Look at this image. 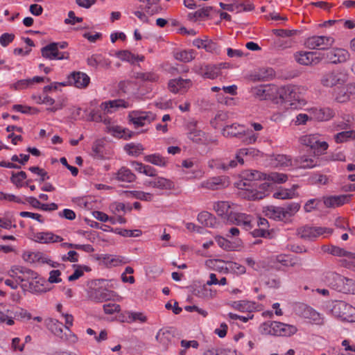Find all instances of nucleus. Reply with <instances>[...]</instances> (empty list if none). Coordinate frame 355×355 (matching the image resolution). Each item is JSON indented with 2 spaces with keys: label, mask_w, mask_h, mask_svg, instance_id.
<instances>
[{
  "label": "nucleus",
  "mask_w": 355,
  "mask_h": 355,
  "mask_svg": "<svg viewBox=\"0 0 355 355\" xmlns=\"http://www.w3.org/2000/svg\"><path fill=\"white\" fill-rule=\"evenodd\" d=\"M27 175L24 171H19L18 173L12 172V175L10 177V181L13 183L17 187H21L22 184L21 182L26 179Z\"/></svg>",
  "instance_id": "c03bdc74"
},
{
  "label": "nucleus",
  "mask_w": 355,
  "mask_h": 355,
  "mask_svg": "<svg viewBox=\"0 0 355 355\" xmlns=\"http://www.w3.org/2000/svg\"><path fill=\"white\" fill-rule=\"evenodd\" d=\"M196 123H190L188 125L189 132L188 137L193 142L199 144H208L211 139H208L205 133L200 130L196 128Z\"/></svg>",
  "instance_id": "2eb2a0df"
},
{
  "label": "nucleus",
  "mask_w": 355,
  "mask_h": 355,
  "mask_svg": "<svg viewBox=\"0 0 355 355\" xmlns=\"http://www.w3.org/2000/svg\"><path fill=\"white\" fill-rule=\"evenodd\" d=\"M46 328L50 330L54 335L58 336L62 340H67L69 339L68 335L63 334V324L57 320L49 318L45 321Z\"/></svg>",
  "instance_id": "a211bd4d"
},
{
  "label": "nucleus",
  "mask_w": 355,
  "mask_h": 355,
  "mask_svg": "<svg viewBox=\"0 0 355 355\" xmlns=\"http://www.w3.org/2000/svg\"><path fill=\"white\" fill-rule=\"evenodd\" d=\"M314 118L320 121H328L334 116V111L329 107L315 109L313 111Z\"/></svg>",
  "instance_id": "2f4dec72"
},
{
  "label": "nucleus",
  "mask_w": 355,
  "mask_h": 355,
  "mask_svg": "<svg viewBox=\"0 0 355 355\" xmlns=\"http://www.w3.org/2000/svg\"><path fill=\"white\" fill-rule=\"evenodd\" d=\"M274 87L270 85H260L251 88V93L260 99L270 98Z\"/></svg>",
  "instance_id": "b1692460"
},
{
  "label": "nucleus",
  "mask_w": 355,
  "mask_h": 355,
  "mask_svg": "<svg viewBox=\"0 0 355 355\" xmlns=\"http://www.w3.org/2000/svg\"><path fill=\"white\" fill-rule=\"evenodd\" d=\"M194 51L193 50L190 51H182L180 52H177L175 54V58L183 62H189L194 59Z\"/></svg>",
  "instance_id": "58836bf2"
},
{
  "label": "nucleus",
  "mask_w": 355,
  "mask_h": 355,
  "mask_svg": "<svg viewBox=\"0 0 355 355\" xmlns=\"http://www.w3.org/2000/svg\"><path fill=\"white\" fill-rule=\"evenodd\" d=\"M116 55L121 60L127 61L132 64L137 59L135 54L128 50L119 51Z\"/></svg>",
  "instance_id": "603ef678"
},
{
  "label": "nucleus",
  "mask_w": 355,
  "mask_h": 355,
  "mask_svg": "<svg viewBox=\"0 0 355 355\" xmlns=\"http://www.w3.org/2000/svg\"><path fill=\"white\" fill-rule=\"evenodd\" d=\"M20 272L18 277V281L22 284L28 283L31 280H35L37 278V272L33 270L23 266H17L15 271Z\"/></svg>",
  "instance_id": "393cba45"
},
{
  "label": "nucleus",
  "mask_w": 355,
  "mask_h": 355,
  "mask_svg": "<svg viewBox=\"0 0 355 355\" xmlns=\"http://www.w3.org/2000/svg\"><path fill=\"white\" fill-rule=\"evenodd\" d=\"M97 259L102 261L107 267L116 266L122 263L120 257H112L109 254L98 255Z\"/></svg>",
  "instance_id": "c9c22d12"
},
{
  "label": "nucleus",
  "mask_w": 355,
  "mask_h": 355,
  "mask_svg": "<svg viewBox=\"0 0 355 355\" xmlns=\"http://www.w3.org/2000/svg\"><path fill=\"white\" fill-rule=\"evenodd\" d=\"M194 71L204 78L211 80L216 79L218 76V68L213 64H196L193 67Z\"/></svg>",
  "instance_id": "9b49d317"
},
{
  "label": "nucleus",
  "mask_w": 355,
  "mask_h": 355,
  "mask_svg": "<svg viewBox=\"0 0 355 355\" xmlns=\"http://www.w3.org/2000/svg\"><path fill=\"white\" fill-rule=\"evenodd\" d=\"M241 177L243 180V186H250V182L265 180L266 173L256 170H245L242 172Z\"/></svg>",
  "instance_id": "5701e85b"
},
{
  "label": "nucleus",
  "mask_w": 355,
  "mask_h": 355,
  "mask_svg": "<svg viewBox=\"0 0 355 355\" xmlns=\"http://www.w3.org/2000/svg\"><path fill=\"white\" fill-rule=\"evenodd\" d=\"M192 83L190 79H183L182 78L171 80L168 83V89L173 93H177L182 90H186L191 86Z\"/></svg>",
  "instance_id": "412c9836"
},
{
  "label": "nucleus",
  "mask_w": 355,
  "mask_h": 355,
  "mask_svg": "<svg viewBox=\"0 0 355 355\" xmlns=\"http://www.w3.org/2000/svg\"><path fill=\"white\" fill-rule=\"evenodd\" d=\"M230 202L227 201H219L214 207L217 214L226 221L228 220V216L231 211L230 210Z\"/></svg>",
  "instance_id": "c85d7f7f"
},
{
  "label": "nucleus",
  "mask_w": 355,
  "mask_h": 355,
  "mask_svg": "<svg viewBox=\"0 0 355 355\" xmlns=\"http://www.w3.org/2000/svg\"><path fill=\"white\" fill-rule=\"evenodd\" d=\"M216 241L217 243L218 244V245L221 248H223L227 251H230V250H233V246H232V243L230 241H229L228 240L225 239V238H223L222 236H216Z\"/></svg>",
  "instance_id": "69168bd1"
},
{
  "label": "nucleus",
  "mask_w": 355,
  "mask_h": 355,
  "mask_svg": "<svg viewBox=\"0 0 355 355\" xmlns=\"http://www.w3.org/2000/svg\"><path fill=\"white\" fill-rule=\"evenodd\" d=\"M245 132L244 128L239 124L234 123L231 125H226L223 128V135L230 137H238Z\"/></svg>",
  "instance_id": "473e14b6"
},
{
  "label": "nucleus",
  "mask_w": 355,
  "mask_h": 355,
  "mask_svg": "<svg viewBox=\"0 0 355 355\" xmlns=\"http://www.w3.org/2000/svg\"><path fill=\"white\" fill-rule=\"evenodd\" d=\"M156 115L151 112H143L140 110L132 111L129 113L128 119L135 128L144 126L154 121Z\"/></svg>",
  "instance_id": "0eeeda50"
},
{
  "label": "nucleus",
  "mask_w": 355,
  "mask_h": 355,
  "mask_svg": "<svg viewBox=\"0 0 355 355\" xmlns=\"http://www.w3.org/2000/svg\"><path fill=\"white\" fill-rule=\"evenodd\" d=\"M296 327L283 323L281 329V335L279 336H290L297 332Z\"/></svg>",
  "instance_id": "bf43d9fd"
},
{
  "label": "nucleus",
  "mask_w": 355,
  "mask_h": 355,
  "mask_svg": "<svg viewBox=\"0 0 355 355\" xmlns=\"http://www.w3.org/2000/svg\"><path fill=\"white\" fill-rule=\"evenodd\" d=\"M43 58L49 60H68L69 53L68 52H60L55 49V42H51L41 49Z\"/></svg>",
  "instance_id": "9d476101"
},
{
  "label": "nucleus",
  "mask_w": 355,
  "mask_h": 355,
  "mask_svg": "<svg viewBox=\"0 0 355 355\" xmlns=\"http://www.w3.org/2000/svg\"><path fill=\"white\" fill-rule=\"evenodd\" d=\"M90 81L89 77L83 72L73 71L68 76L67 85H74L78 88L86 87Z\"/></svg>",
  "instance_id": "ddd939ff"
},
{
  "label": "nucleus",
  "mask_w": 355,
  "mask_h": 355,
  "mask_svg": "<svg viewBox=\"0 0 355 355\" xmlns=\"http://www.w3.org/2000/svg\"><path fill=\"white\" fill-rule=\"evenodd\" d=\"M105 279H95L89 282L88 285L91 291L89 294V297L91 300L96 302H102L110 300L112 297V291L103 288H96L95 287L100 285L101 283L104 282Z\"/></svg>",
  "instance_id": "7ed1b4c3"
},
{
  "label": "nucleus",
  "mask_w": 355,
  "mask_h": 355,
  "mask_svg": "<svg viewBox=\"0 0 355 355\" xmlns=\"http://www.w3.org/2000/svg\"><path fill=\"white\" fill-rule=\"evenodd\" d=\"M255 150L252 148H241L236 155L234 159L237 161V164H243V155H254Z\"/></svg>",
  "instance_id": "680f3d73"
},
{
  "label": "nucleus",
  "mask_w": 355,
  "mask_h": 355,
  "mask_svg": "<svg viewBox=\"0 0 355 355\" xmlns=\"http://www.w3.org/2000/svg\"><path fill=\"white\" fill-rule=\"evenodd\" d=\"M210 279L207 282L206 284L198 290L194 291V294L199 297H213L215 295V293H213L211 290L207 288V286H211L213 284H218V280L216 277V275L211 273L209 275Z\"/></svg>",
  "instance_id": "aec40b11"
},
{
  "label": "nucleus",
  "mask_w": 355,
  "mask_h": 355,
  "mask_svg": "<svg viewBox=\"0 0 355 355\" xmlns=\"http://www.w3.org/2000/svg\"><path fill=\"white\" fill-rule=\"evenodd\" d=\"M140 1H146L147 3V6L145 8L146 11L150 14L153 15L155 12H158V7L156 6L159 0H139Z\"/></svg>",
  "instance_id": "13d9d810"
},
{
  "label": "nucleus",
  "mask_w": 355,
  "mask_h": 355,
  "mask_svg": "<svg viewBox=\"0 0 355 355\" xmlns=\"http://www.w3.org/2000/svg\"><path fill=\"white\" fill-rule=\"evenodd\" d=\"M294 192L288 189H282L273 193V197L277 199H291L293 198Z\"/></svg>",
  "instance_id": "052dcab7"
},
{
  "label": "nucleus",
  "mask_w": 355,
  "mask_h": 355,
  "mask_svg": "<svg viewBox=\"0 0 355 355\" xmlns=\"http://www.w3.org/2000/svg\"><path fill=\"white\" fill-rule=\"evenodd\" d=\"M327 51L320 53L321 60L325 59L330 63L338 64L346 62L349 58V52L340 48L331 49Z\"/></svg>",
  "instance_id": "423d86ee"
},
{
  "label": "nucleus",
  "mask_w": 355,
  "mask_h": 355,
  "mask_svg": "<svg viewBox=\"0 0 355 355\" xmlns=\"http://www.w3.org/2000/svg\"><path fill=\"white\" fill-rule=\"evenodd\" d=\"M136 79H140L143 81L156 82L158 80L159 77L153 73H135L134 77Z\"/></svg>",
  "instance_id": "49530a36"
},
{
  "label": "nucleus",
  "mask_w": 355,
  "mask_h": 355,
  "mask_svg": "<svg viewBox=\"0 0 355 355\" xmlns=\"http://www.w3.org/2000/svg\"><path fill=\"white\" fill-rule=\"evenodd\" d=\"M354 139L355 130L343 131L334 135L335 141L338 144L347 142Z\"/></svg>",
  "instance_id": "e433bc0d"
},
{
  "label": "nucleus",
  "mask_w": 355,
  "mask_h": 355,
  "mask_svg": "<svg viewBox=\"0 0 355 355\" xmlns=\"http://www.w3.org/2000/svg\"><path fill=\"white\" fill-rule=\"evenodd\" d=\"M300 205L297 202H291L284 207V211L286 219L293 216L300 209Z\"/></svg>",
  "instance_id": "8fccbe9b"
},
{
  "label": "nucleus",
  "mask_w": 355,
  "mask_h": 355,
  "mask_svg": "<svg viewBox=\"0 0 355 355\" xmlns=\"http://www.w3.org/2000/svg\"><path fill=\"white\" fill-rule=\"evenodd\" d=\"M103 57L101 55H92L91 57L88 58L87 60V64L90 67H97L100 64H102Z\"/></svg>",
  "instance_id": "0e129e2a"
},
{
  "label": "nucleus",
  "mask_w": 355,
  "mask_h": 355,
  "mask_svg": "<svg viewBox=\"0 0 355 355\" xmlns=\"http://www.w3.org/2000/svg\"><path fill=\"white\" fill-rule=\"evenodd\" d=\"M198 220L202 225L209 227H215L217 223L216 217L207 211L200 212L198 216Z\"/></svg>",
  "instance_id": "c756f323"
},
{
  "label": "nucleus",
  "mask_w": 355,
  "mask_h": 355,
  "mask_svg": "<svg viewBox=\"0 0 355 355\" xmlns=\"http://www.w3.org/2000/svg\"><path fill=\"white\" fill-rule=\"evenodd\" d=\"M336 101L338 103H343L352 100L351 95L348 93V88H342L337 92Z\"/></svg>",
  "instance_id": "3c124183"
},
{
  "label": "nucleus",
  "mask_w": 355,
  "mask_h": 355,
  "mask_svg": "<svg viewBox=\"0 0 355 355\" xmlns=\"http://www.w3.org/2000/svg\"><path fill=\"white\" fill-rule=\"evenodd\" d=\"M331 313L343 321L355 322V308L343 301L336 302L331 309Z\"/></svg>",
  "instance_id": "f03ea898"
},
{
  "label": "nucleus",
  "mask_w": 355,
  "mask_h": 355,
  "mask_svg": "<svg viewBox=\"0 0 355 355\" xmlns=\"http://www.w3.org/2000/svg\"><path fill=\"white\" fill-rule=\"evenodd\" d=\"M294 58L302 65L317 64L321 61L320 53L316 51H298L294 54Z\"/></svg>",
  "instance_id": "1a4fd4ad"
},
{
  "label": "nucleus",
  "mask_w": 355,
  "mask_h": 355,
  "mask_svg": "<svg viewBox=\"0 0 355 355\" xmlns=\"http://www.w3.org/2000/svg\"><path fill=\"white\" fill-rule=\"evenodd\" d=\"M114 232L125 237H137L141 234L140 230H129L126 229H116Z\"/></svg>",
  "instance_id": "5fc2aeb1"
},
{
  "label": "nucleus",
  "mask_w": 355,
  "mask_h": 355,
  "mask_svg": "<svg viewBox=\"0 0 355 355\" xmlns=\"http://www.w3.org/2000/svg\"><path fill=\"white\" fill-rule=\"evenodd\" d=\"M329 285L336 291L344 293H355V282L345 278L336 272H330L327 277Z\"/></svg>",
  "instance_id": "f257e3e1"
},
{
  "label": "nucleus",
  "mask_w": 355,
  "mask_h": 355,
  "mask_svg": "<svg viewBox=\"0 0 355 355\" xmlns=\"http://www.w3.org/2000/svg\"><path fill=\"white\" fill-rule=\"evenodd\" d=\"M270 184L267 182H264L261 184L259 186V190H255L252 191V200H261L263 199L265 196V192L268 191Z\"/></svg>",
  "instance_id": "37998d69"
},
{
  "label": "nucleus",
  "mask_w": 355,
  "mask_h": 355,
  "mask_svg": "<svg viewBox=\"0 0 355 355\" xmlns=\"http://www.w3.org/2000/svg\"><path fill=\"white\" fill-rule=\"evenodd\" d=\"M126 193H130L132 197L136 199L146 201H151L152 200V194L150 193H145L144 191H127Z\"/></svg>",
  "instance_id": "864d4df0"
},
{
  "label": "nucleus",
  "mask_w": 355,
  "mask_h": 355,
  "mask_svg": "<svg viewBox=\"0 0 355 355\" xmlns=\"http://www.w3.org/2000/svg\"><path fill=\"white\" fill-rule=\"evenodd\" d=\"M105 314H113L119 313L121 310L120 306L115 303L105 304L103 306Z\"/></svg>",
  "instance_id": "774afa93"
},
{
  "label": "nucleus",
  "mask_w": 355,
  "mask_h": 355,
  "mask_svg": "<svg viewBox=\"0 0 355 355\" xmlns=\"http://www.w3.org/2000/svg\"><path fill=\"white\" fill-rule=\"evenodd\" d=\"M145 160L148 162L159 166H164L166 163L165 159L163 157L156 154L146 156Z\"/></svg>",
  "instance_id": "de8ad7c7"
},
{
  "label": "nucleus",
  "mask_w": 355,
  "mask_h": 355,
  "mask_svg": "<svg viewBox=\"0 0 355 355\" xmlns=\"http://www.w3.org/2000/svg\"><path fill=\"white\" fill-rule=\"evenodd\" d=\"M297 89L295 86L288 85L279 88L277 93L282 101L289 102L290 105H293L294 104L293 101H299Z\"/></svg>",
  "instance_id": "4468645a"
},
{
  "label": "nucleus",
  "mask_w": 355,
  "mask_h": 355,
  "mask_svg": "<svg viewBox=\"0 0 355 355\" xmlns=\"http://www.w3.org/2000/svg\"><path fill=\"white\" fill-rule=\"evenodd\" d=\"M265 180L271 181L274 183L282 184L288 180L286 174L277 172H271L268 174L266 173Z\"/></svg>",
  "instance_id": "4c0bfd02"
},
{
  "label": "nucleus",
  "mask_w": 355,
  "mask_h": 355,
  "mask_svg": "<svg viewBox=\"0 0 355 355\" xmlns=\"http://www.w3.org/2000/svg\"><path fill=\"white\" fill-rule=\"evenodd\" d=\"M232 306L234 309H238L241 311H248L252 307L250 302L245 300L234 302L233 303Z\"/></svg>",
  "instance_id": "e2e57ef3"
},
{
  "label": "nucleus",
  "mask_w": 355,
  "mask_h": 355,
  "mask_svg": "<svg viewBox=\"0 0 355 355\" xmlns=\"http://www.w3.org/2000/svg\"><path fill=\"white\" fill-rule=\"evenodd\" d=\"M173 337L174 331L172 328H164L158 331L155 339L165 349H167Z\"/></svg>",
  "instance_id": "6ab92c4d"
},
{
  "label": "nucleus",
  "mask_w": 355,
  "mask_h": 355,
  "mask_svg": "<svg viewBox=\"0 0 355 355\" xmlns=\"http://www.w3.org/2000/svg\"><path fill=\"white\" fill-rule=\"evenodd\" d=\"M35 241L42 243H51L50 232H37L34 234Z\"/></svg>",
  "instance_id": "6e6d98bb"
},
{
  "label": "nucleus",
  "mask_w": 355,
  "mask_h": 355,
  "mask_svg": "<svg viewBox=\"0 0 355 355\" xmlns=\"http://www.w3.org/2000/svg\"><path fill=\"white\" fill-rule=\"evenodd\" d=\"M347 80V74L340 69L327 71L320 80L324 87H332L338 85L344 84Z\"/></svg>",
  "instance_id": "20e7f679"
},
{
  "label": "nucleus",
  "mask_w": 355,
  "mask_h": 355,
  "mask_svg": "<svg viewBox=\"0 0 355 355\" xmlns=\"http://www.w3.org/2000/svg\"><path fill=\"white\" fill-rule=\"evenodd\" d=\"M103 147V141L102 140H96L94 142L92 145V155L95 158L97 159H103V155L102 152V149Z\"/></svg>",
  "instance_id": "09e8293b"
},
{
  "label": "nucleus",
  "mask_w": 355,
  "mask_h": 355,
  "mask_svg": "<svg viewBox=\"0 0 355 355\" xmlns=\"http://www.w3.org/2000/svg\"><path fill=\"white\" fill-rule=\"evenodd\" d=\"M334 42L335 40L332 37L314 35L308 37L304 44L310 49L327 51L331 49Z\"/></svg>",
  "instance_id": "39448f33"
},
{
  "label": "nucleus",
  "mask_w": 355,
  "mask_h": 355,
  "mask_svg": "<svg viewBox=\"0 0 355 355\" xmlns=\"http://www.w3.org/2000/svg\"><path fill=\"white\" fill-rule=\"evenodd\" d=\"M128 107V103L123 99H116L114 101H109L103 102L101 104L100 107L102 110L107 111V112H112V109Z\"/></svg>",
  "instance_id": "cd10ccee"
},
{
  "label": "nucleus",
  "mask_w": 355,
  "mask_h": 355,
  "mask_svg": "<svg viewBox=\"0 0 355 355\" xmlns=\"http://www.w3.org/2000/svg\"><path fill=\"white\" fill-rule=\"evenodd\" d=\"M298 308L299 309L302 310L300 314L303 317L312 320L315 323L318 324H322L323 323V320L320 317V313L316 312L311 307L306 306V304H300L298 306Z\"/></svg>",
  "instance_id": "4be33fe9"
},
{
  "label": "nucleus",
  "mask_w": 355,
  "mask_h": 355,
  "mask_svg": "<svg viewBox=\"0 0 355 355\" xmlns=\"http://www.w3.org/2000/svg\"><path fill=\"white\" fill-rule=\"evenodd\" d=\"M124 148L129 155L133 156H138L144 150L141 144L133 143L126 144Z\"/></svg>",
  "instance_id": "a18cd8bd"
},
{
  "label": "nucleus",
  "mask_w": 355,
  "mask_h": 355,
  "mask_svg": "<svg viewBox=\"0 0 355 355\" xmlns=\"http://www.w3.org/2000/svg\"><path fill=\"white\" fill-rule=\"evenodd\" d=\"M253 217L243 213L230 211L227 223L241 226L246 231L252 228Z\"/></svg>",
  "instance_id": "6e6552de"
},
{
  "label": "nucleus",
  "mask_w": 355,
  "mask_h": 355,
  "mask_svg": "<svg viewBox=\"0 0 355 355\" xmlns=\"http://www.w3.org/2000/svg\"><path fill=\"white\" fill-rule=\"evenodd\" d=\"M213 10L211 6H206L196 10L194 12H191L188 15V19L191 21H196L198 19H204L209 17L210 12Z\"/></svg>",
  "instance_id": "72a5a7b5"
},
{
  "label": "nucleus",
  "mask_w": 355,
  "mask_h": 355,
  "mask_svg": "<svg viewBox=\"0 0 355 355\" xmlns=\"http://www.w3.org/2000/svg\"><path fill=\"white\" fill-rule=\"evenodd\" d=\"M135 175L126 167H121L116 173V179L119 181L132 182L135 180Z\"/></svg>",
  "instance_id": "7c9ffc66"
},
{
  "label": "nucleus",
  "mask_w": 355,
  "mask_h": 355,
  "mask_svg": "<svg viewBox=\"0 0 355 355\" xmlns=\"http://www.w3.org/2000/svg\"><path fill=\"white\" fill-rule=\"evenodd\" d=\"M314 227L304 226L297 229V234L304 239H314Z\"/></svg>",
  "instance_id": "79ce46f5"
},
{
  "label": "nucleus",
  "mask_w": 355,
  "mask_h": 355,
  "mask_svg": "<svg viewBox=\"0 0 355 355\" xmlns=\"http://www.w3.org/2000/svg\"><path fill=\"white\" fill-rule=\"evenodd\" d=\"M328 252L334 256L345 257L349 259L355 260V253L348 252L343 248L332 245L328 249Z\"/></svg>",
  "instance_id": "f704fd0d"
},
{
  "label": "nucleus",
  "mask_w": 355,
  "mask_h": 355,
  "mask_svg": "<svg viewBox=\"0 0 355 355\" xmlns=\"http://www.w3.org/2000/svg\"><path fill=\"white\" fill-rule=\"evenodd\" d=\"M305 144L310 146L313 150L315 156L322 155L328 148V144L326 141H312L311 137H307L304 139Z\"/></svg>",
  "instance_id": "a878e982"
},
{
  "label": "nucleus",
  "mask_w": 355,
  "mask_h": 355,
  "mask_svg": "<svg viewBox=\"0 0 355 355\" xmlns=\"http://www.w3.org/2000/svg\"><path fill=\"white\" fill-rule=\"evenodd\" d=\"M228 178L225 176L213 177L200 184L199 187L209 190H218L229 185Z\"/></svg>",
  "instance_id": "f8f14e48"
},
{
  "label": "nucleus",
  "mask_w": 355,
  "mask_h": 355,
  "mask_svg": "<svg viewBox=\"0 0 355 355\" xmlns=\"http://www.w3.org/2000/svg\"><path fill=\"white\" fill-rule=\"evenodd\" d=\"M352 195L330 196L323 198V202L327 207L335 208L347 203L351 200Z\"/></svg>",
  "instance_id": "f3484780"
},
{
  "label": "nucleus",
  "mask_w": 355,
  "mask_h": 355,
  "mask_svg": "<svg viewBox=\"0 0 355 355\" xmlns=\"http://www.w3.org/2000/svg\"><path fill=\"white\" fill-rule=\"evenodd\" d=\"M21 287L24 290H28L30 292H40V288L39 286V282L35 280H31L28 283L21 284Z\"/></svg>",
  "instance_id": "4d7b16f0"
},
{
  "label": "nucleus",
  "mask_w": 355,
  "mask_h": 355,
  "mask_svg": "<svg viewBox=\"0 0 355 355\" xmlns=\"http://www.w3.org/2000/svg\"><path fill=\"white\" fill-rule=\"evenodd\" d=\"M298 162L300 166L303 168H311L319 165L318 159L309 158L306 156L300 157Z\"/></svg>",
  "instance_id": "a19ab883"
},
{
  "label": "nucleus",
  "mask_w": 355,
  "mask_h": 355,
  "mask_svg": "<svg viewBox=\"0 0 355 355\" xmlns=\"http://www.w3.org/2000/svg\"><path fill=\"white\" fill-rule=\"evenodd\" d=\"M155 184L154 183V188L161 189H171L174 188L173 182L166 178L158 177L155 179Z\"/></svg>",
  "instance_id": "ea45409f"
},
{
  "label": "nucleus",
  "mask_w": 355,
  "mask_h": 355,
  "mask_svg": "<svg viewBox=\"0 0 355 355\" xmlns=\"http://www.w3.org/2000/svg\"><path fill=\"white\" fill-rule=\"evenodd\" d=\"M266 216L278 220H286L284 208L282 207L268 206L264 210Z\"/></svg>",
  "instance_id": "bb28decb"
},
{
  "label": "nucleus",
  "mask_w": 355,
  "mask_h": 355,
  "mask_svg": "<svg viewBox=\"0 0 355 355\" xmlns=\"http://www.w3.org/2000/svg\"><path fill=\"white\" fill-rule=\"evenodd\" d=\"M237 161L234 159L228 160L227 158L213 159L209 161L208 166L211 169L227 171L230 168H235Z\"/></svg>",
  "instance_id": "dca6fc26"
},
{
  "label": "nucleus",
  "mask_w": 355,
  "mask_h": 355,
  "mask_svg": "<svg viewBox=\"0 0 355 355\" xmlns=\"http://www.w3.org/2000/svg\"><path fill=\"white\" fill-rule=\"evenodd\" d=\"M234 9L237 10V12H240L241 10L251 11L254 8L253 4L250 1H246L245 3L234 2Z\"/></svg>",
  "instance_id": "338daca9"
}]
</instances>
